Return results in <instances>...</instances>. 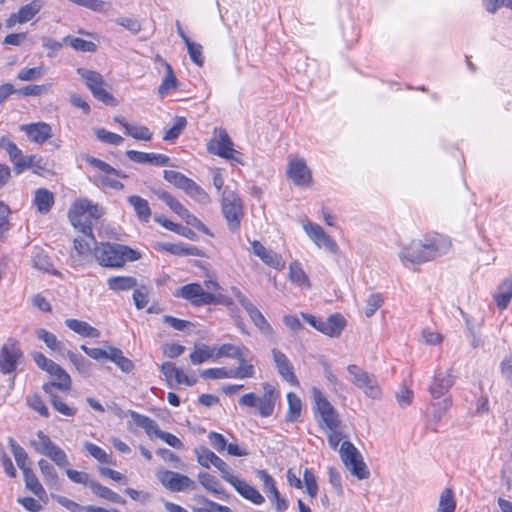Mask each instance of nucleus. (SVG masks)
<instances>
[{
	"label": "nucleus",
	"instance_id": "17",
	"mask_svg": "<svg viewBox=\"0 0 512 512\" xmlns=\"http://www.w3.org/2000/svg\"><path fill=\"white\" fill-rule=\"evenodd\" d=\"M272 358L278 374L291 386H299L298 378L294 373V367L289 358L279 349L271 350Z\"/></svg>",
	"mask_w": 512,
	"mask_h": 512
},
{
	"label": "nucleus",
	"instance_id": "20",
	"mask_svg": "<svg viewBox=\"0 0 512 512\" xmlns=\"http://www.w3.org/2000/svg\"><path fill=\"white\" fill-rule=\"evenodd\" d=\"M56 367L58 368L57 371L53 369L50 372L53 380L44 383L42 386L46 394H51L56 389L60 391H69L71 389L72 380L70 375L60 365L57 364Z\"/></svg>",
	"mask_w": 512,
	"mask_h": 512
},
{
	"label": "nucleus",
	"instance_id": "22",
	"mask_svg": "<svg viewBox=\"0 0 512 512\" xmlns=\"http://www.w3.org/2000/svg\"><path fill=\"white\" fill-rule=\"evenodd\" d=\"M249 353V349L244 346H236L230 343H225L219 347H216L214 352L215 360H218L223 357L236 359L239 364L245 363V358Z\"/></svg>",
	"mask_w": 512,
	"mask_h": 512
},
{
	"label": "nucleus",
	"instance_id": "37",
	"mask_svg": "<svg viewBox=\"0 0 512 512\" xmlns=\"http://www.w3.org/2000/svg\"><path fill=\"white\" fill-rule=\"evenodd\" d=\"M36 337L42 340L46 346L52 351L58 352L64 356L66 349L63 344L57 339L56 335L49 332L44 328H39L35 331Z\"/></svg>",
	"mask_w": 512,
	"mask_h": 512
},
{
	"label": "nucleus",
	"instance_id": "60",
	"mask_svg": "<svg viewBox=\"0 0 512 512\" xmlns=\"http://www.w3.org/2000/svg\"><path fill=\"white\" fill-rule=\"evenodd\" d=\"M186 125L187 121L184 117H176L172 127L165 132L163 139L165 141H173L177 139L184 130V128L186 127Z\"/></svg>",
	"mask_w": 512,
	"mask_h": 512
},
{
	"label": "nucleus",
	"instance_id": "3",
	"mask_svg": "<svg viewBox=\"0 0 512 512\" xmlns=\"http://www.w3.org/2000/svg\"><path fill=\"white\" fill-rule=\"evenodd\" d=\"M263 395L257 397L255 393H247L239 398V404L245 407H257L261 417H270L275 408V403L279 397L278 391L269 383H263Z\"/></svg>",
	"mask_w": 512,
	"mask_h": 512
},
{
	"label": "nucleus",
	"instance_id": "23",
	"mask_svg": "<svg viewBox=\"0 0 512 512\" xmlns=\"http://www.w3.org/2000/svg\"><path fill=\"white\" fill-rule=\"evenodd\" d=\"M161 372L166 377L168 383L175 380L177 384H185L186 386H193L197 380L188 377L184 372L177 368L172 362H165L161 365Z\"/></svg>",
	"mask_w": 512,
	"mask_h": 512
},
{
	"label": "nucleus",
	"instance_id": "57",
	"mask_svg": "<svg viewBox=\"0 0 512 512\" xmlns=\"http://www.w3.org/2000/svg\"><path fill=\"white\" fill-rule=\"evenodd\" d=\"M11 210L9 206L0 199V240H3L5 234L10 230L11 224L9 216Z\"/></svg>",
	"mask_w": 512,
	"mask_h": 512
},
{
	"label": "nucleus",
	"instance_id": "52",
	"mask_svg": "<svg viewBox=\"0 0 512 512\" xmlns=\"http://www.w3.org/2000/svg\"><path fill=\"white\" fill-rule=\"evenodd\" d=\"M456 501L454 493L450 488H446L440 495L437 512H454Z\"/></svg>",
	"mask_w": 512,
	"mask_h": 512
},
{
	"label": "nucleus",
	"instance_id": "50",
	"mask_svg": "<svg viewBox=\"0 0 512 512\" xmlns=\"http://www.w3.org/2000/svg\"><path fill=\"white\" fill-rule=\"evenodd\" d=\"M345 325L346 321L341 314L335 313L330 315L327 318L328 336L339 337Z\"/></svg>",
	"mask_w": 512,
	"mask_h": 512
},
{
	"label": "nucleus",
	"instance_id": "5",
	"mask_svg": "<svg viewBox=\"0 0 512 512\" xmlns=\"http://www.w3.org/2000/svg\"><path fill=\"white\" fill-rule=\"evenodd\" d=\"M221 210L226 219L228 229L231 232L238 231L244 217L241 198L234 191L224 189L222 192Z\"/></svg>",
	"mask_w": 512,
	"mask_h": 512
},
{
	"label": "nucleus",
	"instance_id": "63",
	"mask_svg": "<svg viewBox=\"0 0 512 512\" xmlns=\"http://www.w3.org/2000/svg\"><path fill=\"white\" fill-rule=\"evenodd\" d=\"M84 447L86 451L100 463H110L109 455L101 447L91 442H85Z\"/></svg>",
	"mask_w": 512,
	"mask_h": 512
},
{
	"label": "nucleus",
	"instance_id": "56",
	"mask_svg": "<svg viewBox=\"0 0 512 512\" xmlns=\"http://www.w3.org/2000/svg\"><path fill=\"white\" fill-rule=\"evenodd\" d=\"M48 395L50 397V402L56 411L67 417H72L76 414V408L70 407L64 403L55 391Z\"/></svg>",
	"mask_w": 512,
	"mask_h": 512
},
{
	"label": "nucleus",
	"instance_id": "31",
	"mask_svg": "<svg viewBox=\"0 0 512 512\" xmlns=\"http://www.w3.org/2000/svg\"><path fill=\"white\" fill-rule=\"evenodd\" d=\"M65 325L73 332L81 335L82 337H100V331L85 321L69 318L65 320Z\"/></svg>",
	"mask_w": 512,
	"mask_h": 512
},
{
	"label": "nucleus",
	"instance_id": "33",
	"mask_svg": "<svg viewBox=\"0 0 512 512\" xmlns=\"http://www.w3.org/2000/svg\"><path fill=\"white\" fill-rule=\"evenodd\" d=\"M90 489L99 498L108 500L115 504L124 505L126 503V500L122 496L97 481L91 482Z\"/></svg>",
	"mask_w": 512,
	"mask_h": 512
},
{
	"label": "nucleus",
	"instance_id": "13",
	"mask_svg": "<svg viewBox=\"0 0 512 512\" xmlns=\"http://www.w3.org/2000/svg\"><path fill=\"white\" fill-rule=\"evenodd\" d=\"M312 395L315 402L316 410L320 414L324 424L329 429L339 428L340 419L337 411L328 401L326 396L316 387L312 389Z\"/></svg>",
	"mask_w": 512,
	"mask_h": 512
},
{
	"label": "nucleus",
	"instance_id": "43",
	"mask_svg": "<svg viewBox=\"0 0 512 512\" xmlns=\"http://www.w3.org/2000/svg\"><path fill=\"white\" fill-rule=\"evenodd\" d=\"M109 360L114 362L125 373H129L134 369L133 362L125 357L122 351L116 347H109Z\"/></svg>",
	"mask_w": 512,
	"mask_h": 512
},
{
	"label": "nucleus",
	"instance_id": "1",
	"mask_svg": "<svg viewBox=\"0 0 512 512\" xmlns=\"http://www.w3.org/2000/svg\"><path fill=\"white\" fill-rule=\"evenodd\" d=\"M450 246V241L442 235H426L424 239H415L403 246L399 258L406 267L408 264H422L445 254Z\"/></svg>",
	"mask_w": 512,
	"mask_h": 512
},
{
	"label": "nucleus",
	"instance_id": "44",
	"mask_svg": "<svg viewBox=\"0 0 512 512\" xmlns=\"http://www.w3.org/2000/svg\"><path fill=\"white\" fill-rule=\"evenodd\" d=\"M64 356H67L77 371L85 377L91 374V362L81 354H76L70 350H66Z\"/></svg>",
	"mask_w": 512,
	"mask_h": 512
},
{
	"label": "nucleus",
	"instance_id": "35",
	"mask_svg": "<svg viewBox=\"0 0 512 512\" xmlns=\"http://www.w3.org/2000/svg\"><path fill=\"white\" fill-rule=\"evenodd\" d=\"M33 267L43 272L62 277V273L56 270L50 260V257L41 250L34 252L32 257Z\"/></svg>",
	"mask_w": 512,
	"mask_h": 512
},
{
	"label": "nucleus",
	"instance_id": "55",
	"mask_svg": "<svg viewBox=\"0 0 512 512\" xmlns=\"http://www.w3.org/2000/svg\"><path fill=\"white\" fill-rule=\"evenodd\" d=\"M52 87L51 83H46L42 85H26L20 89H17V93L24 97L29 96H41L50 91Z\"/></svg>",
	"mask_w": 512,
	"mask_h": 512
},
{
	"label": "nucleus",
	"instance_id": "18",
	"mask_svg": "<svg viewBox=\"0 0 512 512\" xmlns=\"http://www.w3.org/2000/svg\"><path fill=\"white\" fill-rule=\"evenodd\" d=\"M20 130L25 133L30 142L36 144H43L53 136L52 127L46 122L23 124Z\"/></svg>",
	"mask_w": 512,
	"mask_h": 512
},
{
	"label": "nucleus",
	"instance_id": "58",
	"mask_svg": "<svg viewBox=\"0 0 512 512\" xmlns=\"http://www.w3.org/2000/svg\"><path fill=\"white\" fill-rule=\"evenodd\" d=\"M164 179L182 190L185 189L190 180V178L186 177L184 174L174 170H165Z\"/></svg>",
	"mask_w": 512,
	"mask_h": 512
},
{
	"label": "nucleus",
	"instance_id": "49",
	"mask_svg": "<svg viewBox=\"0 0 512 512\" xmlns=\"http://www.w3.org/2000/svg\"><path fill=\"white\" fill-rule=\"evenodd\" d=\"M85 160L89 165L99 169L100 171L106 174H112L119 178H127V175L123 171L115 169L110 164L106 163L101 159L92 156H87Z\"/></svg>",
	"mask_w": 512,
	"mask_h": 512
},
{
	"label": "nucleus",
	"instance_id": "45",
	"mask_svg": "<svg viewBox=\"0 0 512 512\" xmlns=\"http://www.w3.org/2000/svg\"><path fill=\"white\" fill-rule=\"evenodd\" d=\"M155 195L180 217L188 210L176 198L163 189L156 190Z\"/></svg>",
	"mask_w": 512,
	"mask_h": 512
},
{
	"label": "nucleus",
	"instance_id": "34",
	"mask_svg": "<svg viewBox=\"0 0 512 512\" xmlns=\"http://www.w3.org/2000/svg\"><path fill=\"white\" fill-rule=\"evenodd\" d=\"M129 414L134 422V424L145 430L148 436H156L158 431L160 430L157 422L152 418L142 415L136 411H129Z\"/></svg>",
	"mask_w": 512,
	"mask_h": 512
},
{
	"label": "nucleus",
	"instance_id": "53",
	"mask_svg": "<svg viewBox=\"0 0 512 512\" xmlns=\"http://www.w3.org/2000/svg\"><path fill=\"white\" fill-rule=\"evenodd\" d=\"M289 277L290 280L299 286H310L309 278L301 267V264L297 261L290 263L289 266Z\"/></svg>",
	"mask_w": 512,
	"mask_h": 512
},
{
	"label": "nucleus",
	"instance_id": "4",
	"mask_svg": "<svg viewBox=\"0 0 512 512\" xmlns=\"http://www.w3.org/2000/svg\"><path fill=\"white\" fill-rule=\"evenodd\" d=\"M29 444L38 454L48 457L58 467L65 468L70 465L66 452L42 430L37 431L36 438L31 439Z\"/></svg>",
	"mask_w": 512,
	"mask_h": 512
},
{
	"label": "nucleus",
	"instance_id": "9",
	"mask_svg": "<svg viewBox=\"0 0 512 512\" xmlns=\"http://www.w3.org/2000/svg\"><path fill=\"white\" fill-rule=\"evenodd\" d=\"M92 204L93 203L88 199L76 200L68 211V217L75 228L79 229L85 236L95 242L91 221L85 217V214L92 208Z\"/></svg>",
	"mask_w": 512,
	"mask_h": 512
},
{
	"label": "nucleus",
	"instance_id": "15",
	"mask_svg": "<svg viewBox=\"0 0 512 512\" xmlns=\"http://www.w3.org/2000/svg\"><path fill=\"white\" fill-rule=\"evenodd\" d=\"M174 295L190 301L194 306L211 305L213 301V293L206 292L198 283L184 285Z\"/></svg>",
	"mask_w": 512,
	"mask_h": 512
},
{
	"label": "nucleus",
	"instance_id": "30",
	"mask_svg": "<svg viewBox=\"0 0 512 512\" xmlns=\"http://www.w3.org/2000/svg\"><path fill=\"white\" fill-rule=\"evenodd\" d=\"M38 466L44 483L50 488L59 490L61 484L55 467L45 459H40Z\"/></svg>",
	"mask_w": 512,
	"mask_h": 512
},
{
	"label": "nucleus",
	"instance_id": "51",
	"mask_svg": "<svg viewBox=\"0 0 512 512\" xmlns=\"http://www.w3.org/2000/svg\"><path fill=\"white\" fill-rule=\"evenodd\" d=\"M125 134L131 136L136 140L143 141H150L153 136L152 132L148 127L134 124L125 125Z\"/></svg>",
	"mask_w": 512,
	"mask_h": 512
},
{
	"label": "nucleus",
	"instance_id": "59",
	"mask_svg": "<svg viewBox=\"0 0 512 512\" xmlns=\"http://www.w3.org/2000/svg\"><path fill=\"white\" fill-rule=\"evenodd\" d=\"M46 73L43 66L33 68H23L17 74V79L20 81H34L41 78Z\"/></svg>",
	"mask_w": 512,
	"mask_h": 512
},
{
	"label": "nucleus",
	"instance_id": "27",
	"mask_svg": "<svg viewBox=\"0 0 512 512\" xmlns=\"http://www.w3.org/2000/svg\"><path fill=\"white\" fill-rule=\"evenodd\" d=\"M127 202L133 207L138 220L142 223L150 221L152 212L146 199L138 195H131L127 198Z\"/></svg>",
	"mask_w": 512,
	"mask_h": 512
},
{
	"label": "nucleus",
	"instance_id": "14",
	"mask_svg": "<svg viewBox=\"0 0 512 512\" xmlns=\"http://www.w3.org/2000/svg\"><path fill=\"white\" fill-rule=\"evenodd\" d=\"M287 177L297 186L310 187L312 184V173L303 158L289 156Z\"/></svg>",
	"mask_w": 512,
	"mask_h": 512
},
{
	"label": "nucleus",
	"instance_id": "12",
	"mask_svg": "<svg viewBox=\"0 0 512 512\" xmlns=\"http://www.w3.org/2000/svg\"><path fill=\"white\" fill-rule=\"evenodd\" d=\"M156 475L161 484L171 492H183L196 488L194 480L178 472L160 470Z\"/></svg>",
	"mask_w": 512,
	"mask_h": 512
},
{
	"label": "nucleus",
	"instance_id": "16",
	"mask_svg": "<svg viewBox=\"0 0 512 512\" xmlns=\"http://www.w3.org/2000/svg\"><path fill=\"white\" fill-rule=\"evenodd\" d=\"M303 229L309 238L319 248H325L328 252L336 254L338 252V245L336 241L325 232L319 225L312 222H307L303 225Z\"/></svg>",
	"mask_w": 512,
	"mask_h": 512
},
{
	"label": "nucleus",
	"instance_id": "61",
	"mask_svg": "<svg viewBox=\"0 0 512 512\" xmlns=\"http://www.w3.org/2000/svg\"><path fill=\"white\" fill-rule=\"evenodd\" d=\"M184 191L196 201L203 203L208 200V194L192 179L189 180Z\"/></svg>",
	"mask_w": 512,
	"mask_h": 512
},
{
	"label": "nucleus",
	"instance_id": "11",
	"mask_svg": "<svg viewBox=\"0 0 512 512\" xmlns=\"http://www.w3.org/2000/svg\"><path fill=\"white\" fill-rule=\"evenodd\" d=\"M207 150L211 154L242 163L241 153L233 148V142L224 129H221L218 136L208 142Z\"/></svg>",
	"mask_w": 512,
	"mask_h": 512
},
{
	"label": "nucleus",
	"instance_id": "24",
	"mask_svg": "<svg viewBox=\"0 0 512 512\" xmlns=\"http://www.w3.org/2000/svg\"><path fill=\"white\" fill-rule=\"evenodd\" d=\"M245 311L262 335L269 339L274 338L275 331L273 327L254 304Z\"/></svg>",
	"mask_w": 512,
	"mask_h": 512
},
{
	"label": "nucleus",
	"instance_id": "41",
	"mask_svg": "<svg viewBox=\"0 0 512 512\" xmlns=\"http://www.w3.org/2000/svg\"><path fill=\"white\" fill-rule=\"evenodd\" d=\"M215 350L216 347H210L206 344L196 345L194 351L190 354V361L194 365H199L211 358L215 359Z\"/></svg>",
	"mask_w": 512,
	"mask_h": 512
},
{
	"label": "nucleus",
	"instance_id": "2",
	"mask_svg": "<svg viewBox=\"0 0 512 512\" xmlns=\"http://www.w3.org/2000/svg\"><path fill=\"white\" fill-rule=\"evenodd\" d=\"M93 244V255L98 264L102 267L122 268L126 262H133L139 260L141 257L138 251L123 244L110 242L98 243L96 240Z\"/></svg>",
	"mask_w": 512,
	"mask_h": 512
},
{
	"label": "nucleus",
	"instance_id": "28",
	"mask_svg": "<svg viewBox=\"0 0 512 512\" xmlns=\"http://www.w3.org/2000/svg\"><path fill=\"white\" fill-rule=\"evenodd\" d=\"M232 486L243 498L251 501L255 505H261L265 502V499L260 492L245 480L238 478Z\"/></svg>",
	"mask_w": 512,
	"mask_h": 512
},
{
	"label": "nucleus",
	"instance_id": "54",
	"mask_svg": "<svg viewBox=\"0 0 512 512\" xmlns=\"http://www.w3.org/2000/svg\"><path fill=\"white\" fill-rule=\"evenodd\" d=\"M93 131L97 139L106 144L118 146L124 141L122 136L110 132L104 128H94Z\"/></svg>",
	"mask_w": 512,
	"mask_h": 512
},
{
	"label": "nucleus",
	"instance_id": "32",
	"mask_svg": "<svg viewBox=\"0 0 512 512\" xmlns=\"http://www.w3.org/2000/svg\"><path fill=\"white\" fill-rule=\"evenodd\" d=\"M199 483L209 492L220 496L222 499H226L228 495L223 490L219 480L206 472H200L198 474Z\"/></svg>",
	"mask_w": 512,
	"mask_h": 512
},
{
	"label": "nucleus",
	"instance_id": "47",
	"mask_svg": "<svg viewBox=\"0 0 512 512\" xmlns=\"http://www.w3.org/2000/svg\"><path fill=\"white\" fill-rule=\"evenodd\" d=\"M63 42L80 52H95L97 50V45L94 42L78 37L66 36L63 38Z\"/></svg>",
	"mask_w": 512,
	"mask_h": 512
},
{
	"label": "nucleus",
	"instance_id": "8",
	"mask_svg": "<svg viewBox=\"0 0 512 512\" xmlns=\"http://www.w3.org/2000/svg\"><path fill=\"white\" fill-rule=\"evenodd\" d=\"M339 453L342 462L350 470L352 475L360 480L367 479L370 476V471L363 461L360 452L350 441H344L341 444Z\"/></svg>",
	"mask_w": 512,
	"mask_h": 512
},
{
	"label": "nucleus",
	"instance_id": "7",
	"mask_svg": "<svg viewBox=\"0 0 512 512\" xmlns=\"http://www.w3.org/2000/svg\"><path fill=\"white\" fill-rule=\"evenodd\" d=\"M77 73L97 100L108 106H116L118 104L116 98L103 87L104 79L100 73L82 67L77 69Z\"/></svg>",
	"mask_w": 512,
	"mask_h": 512
},
{
	"label": "nucleus",
	"instance_id": "19",
	"mask_svg": "<svg viewBox=\"0 0 512 512\" xmlns=\"http://www.w3.org/2000/svg\"><path fill=\"white\" fill-rule=\"evenodd\" d=\"M454 384V375L451 370L436 371L434 379L429 386L431 396L438 399L444 396Z\"/></svg>",
	"mask_w": 512,
	"mask_h": 512
},
{
	"label": "nucleus",
	"instance_id": "10",
	"mask_svg": "<svg viewBox=\"0 0 512 512\" xmlns=\"http://www.w3.org/2000/svg\"><path fill=\"white\" fill-rule=\"evenodd\" d=\"M23 359L20 343L15 338H8L0 348V372L13 373Z\"/></svg>",
	"mask_w": 512,
	"mask_h": 512
},
{
	"label": "nucleus",
	"instance_id": "42",
	"mask_svg": "<svg viewBox=\"0 0 512 512\" xmlns=\"http://www.w3.org/2000/svg\"><path fill=\"white\" fill-rule=\"evenodd\" d=\"M11 452L15 458L17 466L25 472L27 470H31L28 465L29 459L26 451L23 447H21L13 438H9L8 440Z\"/></svg>",
	"mask_w": 512,
	"mask_h": 512
},
{
	"label": "nucleus",
	"instance_id": "26",
	"mask_svg": "<svg viewBox=\"0 0 512 512\" xmlns=\"http://www.w3.org/2000/svg\"><path fill=\"white\" fill-rule=\"evenodd\" d=\"M26 169H32L35 174L42 175V173L46 171V164L43 162L42 158L37 157L36 155H30L23 157L22 159H18L16 167H14L16 174H21Z\"/></svg>",
	"mask_w": 512,
	"mask_h": 512
},
{
	"label": "nucleus",
	"instance_id": "21",
	"mask_svg": "<svg viewBox=\"0 0 512 512\" xmlns=\"http://www.w3.org/2000/svg\"><path fill=\"white\" fill-rule=\"evenodd\" d=\"M253 253L258 256L266 265L281 270L285 266L282 257L274 251L268 250L259 241L252 242Z\"/></svg>",
	"mask_w": 512,
	"mask_h": 512
},
{
	"label": "nucleus",
	"instance_id": "64",
	"mask_svg": "<svg viewBox=\"0 0 512 512\" xmlns=\"http://www.w3.org/2000/svg\"><path fill=\"white\" fill-rule=\"evenodd\" d=\"M28 406L43 417H49V410L44 400L38 394L27 397Z\"/></svg>",
	"mask_w": 512,
	"mask_h": 512
},
{
	"label": "nucleus",
	"instance_id": "62",
	"mask_svg": "<svg viewBox=\"0 0 512 512\" xmlns=\"http://www.w3.org/2000/svg\"><path fill=\"white\" fill-rule=\"evenodd\" d=\"M303 482L305 484L308 495L314 499L318 493V484L313 471L306 468L303 473Z\"/></svg>",
	"mask_w": 512,
	"mask_h": 512
},
{
	"label": "nucleus",
	"instance_id": "39",
	"mask_svg": "<svg viewBox=\"0 0 512 512\" xmlns=\"http://www.w3.org/2000/svg\"><path fill=\"white\" fill-rule=\"evenodd\" d=\"M107 285L113 291H128L136 287L137 280L132 276H113L107 280Z\"/></svg>",
	"mask_w": 512,
	"mask_h": 512
},
{
	"label": "nucleus",
	"instance_id": "36",
	"mask_svg": "<svg viewBox=\"0 0 512 512\" xmlns=\"http://www.w3.org/2000/svg\"><path fill=\"white\" fill-rule=\"evenodd\" d=\"M23 476L26 489L31 491L40 500L46 502L47 493L43 488L42 484L39 482L36 474L32 471V469L23 472Z\"/></svg>",
	"mask_w": 512,
	"mask_h": 512
},
{
	"label": "nucleus",
	"instance_id": "48",
	"mask_svg": "<svg viewBox=\"0 0 512 512\" xmlns=\"http://www.w3.org/2000/svg\"><path fill=\"white\" fill-rule=\"evenodd\" d=\"M42 8V2L40 0H33L30 3L20 7L18 10V18L22 23L30 21Z\"/></svg>",
	"mask_w": 512,
	"mask_h": 512
},
{
	"label": "nucleus",
	"instance_id": "38",
	"mask_svg": "<svg viewBox=\"0 0 512 512\" xmlns=\"http://www.w3.org/2000/svg\"><path fill=\"white\" fill-rule=\"evenodd\" d=\"M161 62L166 68V75L158 88V93L161 97H164L170 91L175 90L177 88L178 80L173 72L171 65L163 59H161Z\"/></svg>",
	"mask_w": 512,
	"mask_h": 512
},
{
	"label": "nucleus",
	"instance_id": "40",
	"mask_svg": "<svg viewBox=\"0 0 512 512\" xmlns=\"http://www.w3.org/2000/svg\"><path fill=\"white\" fill-rule=\"evenodd\" d=\"M288 411L285 416L286 422H296L301 415L302 403L300 398L294 393L287 394Z\"/></svg>",
	"mask_w": 512,
	"mask_h": 512
},
{
	"label": "nucleus",
	"instance_id": "25",
	"mask_svg": "<svg viewBox=\"0 0 512 512\" xmlns=\"http://www.w3.org/2000/svg\"><path fill=\"white\" fill-rule=\"evenodd\" d=\"M493 299L499 309L504 310L508 307L512 299V275L501 281Z\"/></svg>",
	"mask_w": 512,
	"mask_h": 512
},
{
	"label": "nucleus",
	"instance_id": "46",
	"mask_svg": "<svg viewBox=\"0 0 512 512\" xmlns=\"http://www.w3.org/2000/svg\"><path fill=\"white\" fill-rule=\"evenodd\" d=\"M197 462L204 468H210L211 465L215 466L218 457L213 451L205 446H198L194 449Z\"/></svg>",
	"mask_w": 512,
	"mask_h": 512
},
{
	"label": "nucleus",
	"instance_id": "6",
	"mask_svg": "<svg viewBox=\"0 0 512 512\" xmlns=\"http://www.w3.org/2000/svg\"><path fill=\"white\" fill-rule=\"evenodd\" d=\"M347 372L351 383L362 390L367 397L372 399H379L381 397L382 391L375 375L368 373L355 364L348 365Z\"/></svg>",
	"mask_w": 512,
	"mask_h": 512
},
{
	"label": "nucleus",
	"instance_id": "29",
	"mask_svg": "<svg viewBox=\"0 0 512 512\" xmlns=\"http://www.w3.org/2000/svg\"><path fill=\"white\" fill-rule=\"evenodd\" d=\"M54 202L55 197L50 190L46 188H39L35 191L33 204L41 214H47L52 209Z\"/></svg>",
	"mask_w": 512,
	"mask_h": 512
}]
</instances>
